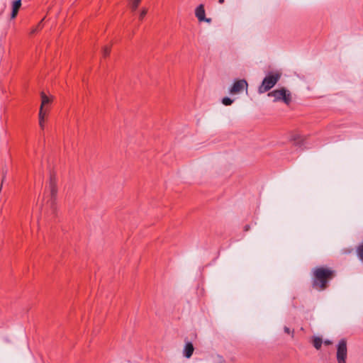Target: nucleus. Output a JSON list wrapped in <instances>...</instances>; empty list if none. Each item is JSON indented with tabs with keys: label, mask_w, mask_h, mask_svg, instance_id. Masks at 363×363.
<instances>
[{
	"label": "nucleus",
	"mask_w": 363,
	"mask_h": 363,
	"mask_svg": "<svg viewBox=\"0 0 363 363\" xmlns=\"http://www.w3.org/2000/svg\"><path fill=\"white\" fill-rule=\"evenodd\" d=\"M324 343H325V345H330V344H331V342H330V340H325V341L324 342Z\"/></svg>",
	"instance_id": "20"
},
{
	"label": "nucleus",
	"mask_w": 363,
	"mask_h": 363,
	"mask_svg": "<svg viewBox=\"0 0 363 363\" xmlns=\"http://www.w3.org/2000/svg\"><path fill=\"white\" fill-rule=\"evenodd\" d=\"M268 96L274 97V102L281 101L289 105L291 101V92L284 87L269 92Z\"/></svg>",
	"instance_id": "3"
},
{
	"label": "nucleus",
	"mask_w": 363,
	"mask_h": 363,
	"mask_svg": "<svg viewBox=\"0 0 363 363\" xmlns=\"http://www.w3.org/2000/svg\"><path fill=\"white\" fill-rule=\"evenodd\" d=\"M247 82L245 79H240L234 82L229 91L232 94H236L245 89L247 90Z\"/></svg>",
	"instance_id": "5"
},
{
	"label": "nucleus",
	"mask_w": 363,
	"mask_h": 363,
	"mask_svg": "<svg viewBox=\"0 0 363 363\" xmlns=\"http://www.w3.org/2000/svg\"><path fill=\"white\" fill-rule=\"evenodd\" d=\"M347 355L346 340H341L337 347V363H346Z\"/></svg>",
	"instance_id": "4"
},
{
	"label": "nucleus",
	"mask_w": 363,
	"mask_h": 363,
	"mask_svg": "<svg viewBox=\"0 0 363 363\" xmlns=\"http://www.w3.org/2000/svg\"><path fill=\"white\" fill-rule=\"evenodd\" d=\"M357 253L359 259L363 262V243L357 247Z\"/></svg>",
	"instance_id": "14"
},
{
	"label": "nucleus",
	"mask_w": 363,
	"mask_h": 363,
	"mask_svg": "<svg viewBox=\"0 0 363 363\" xmlns=\"http://www.w3.org/2000/svg\"><path fill=\"white\" fill-rule=\"evenodd\" d=\"M218 2H219L220 4H223V3L224 2V0H218Z\"/></svg>",
	"instance_id": "21"
},
{
	"label": "nucleus",
	"mask_w": 363,
	"mask_h": 363,
	"mask_svg": "<svg viewBox=\"0 0 363 363\" xmlns=\"http://www.w3.org/2000/svg\"><path fill=\"white\" fill-rule=\"evenodd\" d=\"M41 105L40 107H42V110H43V107L48 104H49L52 101V99L49 98L48 96L45 95L44 92H41Z\"/></svg>",
	"instance_id": "11"
},
{
	"label": "nucleus",
	"mask_w": 363,
	"mask_h": 363,
	"mask_svg": "<svg viewBox=\"0 0 363 363\" xmlns=\"http://www.w3.org/2000/svg\"><path fill=\"white\" fill-rule=\"evenodd\" d=\"M141 0H129V6L133 11H136L138 8Z\"/></svg>",
	"instance_id": "12"
},
{
	"label": "nucleus",
	"mask_w": 363,
	"mask_h": 363,
	"mask_svg": "<svg viewBox=\"0 0 363 363\" xmlns=\"http://www.w3.org/2000/svg\"><path fill=\"white\" fill-rule=\"evenodd\" d=\"M147 13V8H143L139 13V20L142 21Z\"/></svg>",
	"instance_id": "15"
},
{
	"label": "nucleus",
	"mask_w": 363,
	"mask_h": 363,
	"mask_svg": "<svg viewBox=\"0 0 363 363\" xmlns=\"http://www.w3.org/2000/svg\"><path fill=\"white\" fill-rule=\"evenodd\" d=\"M233 100H232L231 99H230L228 97H224L222 99V103L225 106H230L233 104Z\"/></svg>",
	"instance_id": "16"
},
{
	"label": "nucleus",
	"mask_w": 363,
	"mask_h": 363,
	"mask_svg": "<svg viewBox=\"0 0 363 363\" xmlns=\"http://www.w3.org/2000/svg\"><path fill=\"white\" fill-rule=\"evenodd\" d=\"M220 363H223V362H220Z\"/></svg>",
	"instance_id": "22"
},
{
	"label": "nucleus",
	"mask_w": 363,
	"mask_h": 363,
	"mask_svg": "<svg viewBox=\"0 0 363 363\" xmlns=\"http://www.w3.org/2000/svg\"><path fill=\"white\" fill-rule=\"evenodd\" d=\"M280 78L281 74L279 72L269 74L262 80L261 85L258 88V92L263 94L268 91L275 86Z\"/></svg>",
	"instance_id": "2"
},
{
	"label": "nucleus",
	"mask_w": 363,
	"mask_h": 363,
	"mask_svg": "<svg viewBox=\"0 0 363 363\" xmlns=\"http://www.w3.org/2000/svg\"><path fill=\"white\" fill-rule=\"evenodd\" d=\"M313 285L314 287L323 290L327 286V282L333 276V271L324 267H318L313 271Z\"/></svg>",
	"instance_id": "1"
},
{
	"label": "nucleus",
	"mask_w": 363,
	"mask_h": 363,
	"mask_svg": "<svg viewBox=\"0 0 363 363\" xmlns=\"http://www.w3.org/2000/svg\"><path fill=\"white\" fill-rule=\"evenodd\" d=\"M50 189L51 197L52 199H55L57 194V187L56 182H55V179H53L52 177L50 178Z\"/></svg>",
	"instance_id": "9"
},
{
	"label": "nucleus",
	"mask_w": 363,
	"mask_h": 363,
	"mask_svg": "<svg viewBox=\"0 0 363 363\" xmlns=\"http://www.w3.org/2000/svg\"><path fill=\"white\" fill-rule=\"evenodd\" d=\"M21 6V0H16L13 2L12 12H11V18H16Z\"/></svg>",
	"instance_id": "8"
},
{
	"label": "nucleus",
	"mask_w": 363,
	"mask_h": 363,
	"mask_svg": "<svg viewBox=\"0 0 363 363\" xmlns=\"http://www.w3.org/2000/svg\"><path fill=\"white\" fill-rule=\"evenodd\" d=\"M41 23H42V21H40V22L38 23V25L35 28H33V29L31 30V33H35V32H37V31H38V29H40V28H41V27H42V26H41Z\"/></svg>",
	"instance_id": "18"
},
{
	"label": "nucleus",
	"mask_w": 363,
	"mask_h": 363,
	"mask_svg": "<svg viewBox=\"0 0 363 363\" xmlns=\"http://www.w3.org/2000/svg\"><path fill=\"white\" fill-rule=\"evenodd\" d=\"M313 346L317 349V350H319L320 347H321V345H322V343H323V341H322V339L320 338V337H315L313 339Z\"/></svg>",
	"instance_id": "13"
},
{
	"label": "nucleus",
	"mask_w": 363,
	"mask_h": 363,
	"mask_svg": "<svg viewBox=\"0 0 363 363\" xmlns=\"http://www.w3.org/2000/svg\"><path fill=\"white\" fill-rule=\"evenodd\" d=\"M195 16L199 22H206L208 23H211L212 21L211 18L206 17V11L203 4L199 5L195 9Z\"/></svg>",
	"instance_id": "6"
},
{
	"label": "nucleus",
	"mask_w": 363,
	"mask_h": 363,
	"mask_svg": "<svg viewBox=\"0 0 363 363\" xmlns=\"http://www.w3.org/2000/svg\"><path fill=\"white\" fill-rule=\"evenodd\" d=\"M284 332H285L286 333H288V334H290V333H291V330H290V329H289L288 327H286V326H285V327L284 328Z\"/></svg>",
	"instance_id": "19"
},
{
	"label": "nucleus",
	"mask_w": 363,
	"mask_h": 363,
	"mask_svg": "<svg viewBox=\"0 0 363 363\" xmlns=\"http://www.w3.org/2000/svg\"><path fill=\"white\" fill-rule=\"evenodd\" d=\"M194 351V347L193 344L191 342H186L184 349H183V355L187 358L189 359Z\"/></svg>",
	"instance_id": "7"
},
{
	"label": "nucleus",
	"mask_w": 363,
	"mask_h": 363,
	"mask_svg": "<svg viewBox=\"0 0 363 363\" xmlns=\"http://www.w3.org/2000/svg\"><path fill=\"white\" fill-rule=\"evenodd\" d=\"M110 53V48L108 47H104L103 48V55L104 57H106Z\"/></svg>",
	"instance_id": "17"
},
{
	"label": "nucleus",
	"mask_w": 363,
	"mask_h": 363,
	"mask_svg": "<svg viewBox=\"0 0 363 363\" xmlns=\"http://www.w3.org/2000/svg\"><path fill=\"white\" fill-rule=\"evenodd\" d=\"M45 111L42 110V107H40L39 111V125L41 129H44L45 128Z\"/></svg>",
	"instance_id": "10"
}]
</instances>
